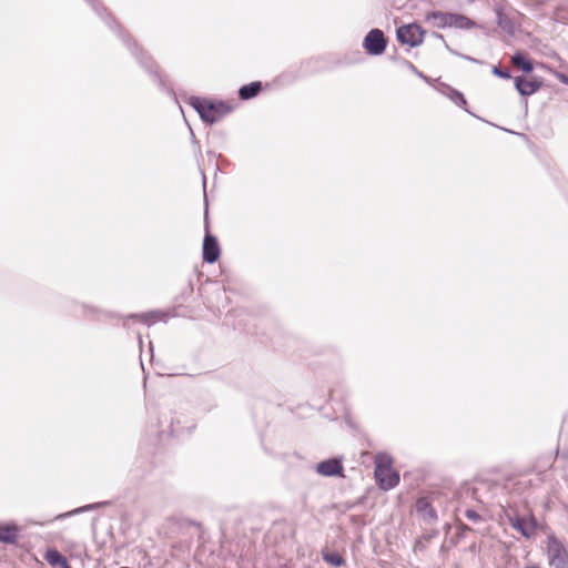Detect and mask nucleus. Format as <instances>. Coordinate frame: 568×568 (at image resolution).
Returning <instances> with one entry per match:
<instances>
[{"label":"nucleus","mask_w":568,"mask_h":568,"mask_svg":"<svg viewBox=\"0 0 568 568\" xmlns=\"http://www.w3.org/2000/svg\"><path fill=\"white\" fill-rule=\"evenodd\" d=\"M92 10L105 22V24L114 30L118 37L126 45L128 50L135 58L138 63L144 68V70L153 78L154 81L161 83V78L158 72V67L143 49L139 48L138 43L126 33L121 26L114 20V18L108 12L106 8L99 0H85Z\"/></svg>","instance_id":"1"},{"label":"nucleus","mask_w":568,"mask_h":568,"mask_svg":"<svg viewBox=\"0 0 568 568\" xmlns=\"http://www.w3.org/2000/svg\"><path fill=\"white\" fill-rule=\"evenodd\" d=\"M187 104L191 105L196 111L200 119L209 125L215 124L223 116L233 111V106L223 100H214L197 95H191L187 99Z\"/></svg>","instance_id":"2"},{"label":"nucleus","mask_w":568,"mask_h":568,"mask_svg":"<svg viewBox=\"0 0 568 568\" xmlns=\"http://www.w3.org/2000/svg\"><path fill=\"white\" fill-rule=\"evenodd\" d=\"M545 552L551 568H568V550L556 534L548 536V545Z\"/></svg>","instance_id":"3"},{"label":"nucleus","mask_w":568,"mask_h":568,"mask_svg":"<svg viewBox=\"0 0 568 568\" xmlns=\"http://www.w3.org/2000/svg\"><path fill=\"white\" fill-rule=\"evenodd\" d=\"M426 31L416 22L403 24L396 29V39L400 44L416 48L424 42Z\"/></svg>","instance_id":"4"},{"label":"nucleus","mask_w":568,"mask_h":568,"mask_svg":"<svg viewBox=\"0 0 568 568\" xmlns=\"http://www.w3.org/2000/svg\"><path fill=\"white\" fill-rule=\"evenodd\" d=\"M387 44V37L377 28L369 30L363 40V48L367 54L373 57L382 55L385 52Z\"/></svg>","instance_id":"5"},{"label":"nucleus","mask_w":568,"mask_h":568,"mask_svg":"<svg viewBox=\"0 0 568 568\" xmlns=\"http://www.w3.org/2000/svg\"><path fill=\"white\" fill-rule=\"evenodd\" d=\"M209 211L205 209V230L206 233L203 239L202 258L209 264L215 263L221 256V247L217 237L209 232Z\"/></svg>","instance_id":"6"},{"label":"nucleus","mask_w":568,"mask_h":568,"mask_svg":"<svg viewBox=\"0 0 568 568\" xmlns=\"http://www.w3.org/2000/svg\"><path fill=\"white\" fill-rule=\"evenodd\" d=\"M508 523L524 538L530 539L537 532V518L530 514L528 516H508Z\"/></svg>","instance_id":"7"},{"label":"nucleus","mask_w":568,"mask_h":568,"mask_svg":"<svg viewBox=\"0 0 568 568\" xmlns=\"http://www.w3.org/2000/svg\"><path fill=\"white\" fill-rule=\"evenodd\" d=\"M514 85L516 91L523 97L528 98L538 92L544 85V80L540 77H531L530 79L519 75L515 77Z\"/></svg>","instance_id":"8"},{"label":"nucleus","mask_w":568,"mask_h":568,"mask_svg":"<svg viewBox=\"0 0 568 568\" xmlns=\"http://www.w3.org/2000/svg\"><path fill=\"white\" fill-rule=\"evenodd\" d=\"M196 424L192 419H187L184 416H173L170 423V435L172 437L189 436L195 429Z\"/></svg>","instance_id":"9"},{"label":"nucleus","mask_w":568,"mask_h":568,"mask_svg":"<svg viewBox=\"0 0 568 568\" xmlns=\"http://www.w3.org/2000/svg\"><path fill=\"white\" fill-rule=\"evenodd\" d=\"M316 471L324 477L343 476V460L338 457L324 459L316 465Z\"/></svg>","instance_id":"10"},{"label":"nucleus","mask_w":568,"mask_h":568,"mask_svg":"<svg viewBox=\"0 0 568 568\" xmlns=\"http://www.w3.org/2000/svg\"><path fill=\"white\" fill-rule=\"evenodd\" d=\"M415 509L418 516L423 519V521L427 525L434 524L437 521L438 516L436 509L430 504L427 497H419L416 500Z\"/></svg>","instance_id":"11"},{"label":"nucleus","mask_w":568,"mask_h":568,"mask_svg":"<svg viewBox=\"0 0 568 568\" xmlns=\"http://www.w3.org/2000/svg\"><path fill=\"white\" fill-rule=\"evenodd\" d=\"M438 91L445 95L446 98H448L455 105H457L458 108H462L464 111H466L467 113L474 115L468 109H467V100L464 95L463 92H460L459 90L450 87L449 84L447 83H439L438 85Z\"/></svg>","instance_id":"12"},{"label":"nucleus","mask_w":568,"mask_h":568,"mask_svg":"<svg viewBox=\"0 0 568 568\" xmlns=\"http://www.w3.org/2000/svg\"><path fill=\"white\" fill-rule=\"evenodd\" d=\"M73 316L88 318L91 321H100L102 318H112L114 317V314L112 312L101 310L98 306L88 304L82 306V314H79L75 311L73 312Z\"/></svg>","instance_id":"13"},{"label":"nucleus","mask_w":568,"mask_h":568,"mask_svg":"<svg viewBox=\"0 0 568 568\" xmlns=\"http://www.w3.org/2000/svg\"><path fill=\"white\" fill-rule=\"evenodd\" d=\"M20 529L13 521L0 524V542L6 545H16L18 542Z\"/></svg>","instance_id":"14"},{"label":"nucleus","mask_w":568,"mask_h":568,"mask_svg":"<svg viewBox=\"0 0 568 568\" xmlns=\"http://www.w3.org/2000/svg\"><path fill=\"white\" fill-rule=\"evenodd\" d=\"M375 480L382 490L387 491L399 484L400 477L398 471L393 468L389 469V471H385L383 475L375 476Z\"/></svg>","instance_id":"15"},{"label":"nucleus","mask_w":568,"mask_h":568,"mask_svg":"<svg viewBox=\"0 0 568 568\" xmlns=\"http://www.w3.org/2000/svg\"><path fill=\"white\" fill-rule=\"evenodd\" d=\"M111 504H112V501H110V500L88 504V505L78 507V508H75L73 510H70V511H67V513H63V514H59V515H57L53 518V520H60V519H64V518H68V517L74 516V515H79V514H83V513H87V511L100 509V508L110 506Z\"/></svg>","instance_id":"16"},{"label":"nucleus","mask_w":568,"mask_h":568,"mask_svg":"<svg viewBox=\"0 0 568 568\" xmlns=\"http://www.w3.org/2000/svg\"><path fill=\"white\" fill-rule=\"evenodd\" d=\"M427 20L438 29L452 28L453 12L433 11L427 16Z\"/></svg>","instance_id":"17"},{"label":"nucleus","mask_w":568,"mask_h":568,"mask_svg":"<svg viewBox=\"0 0 568 568\" xmlns=\"http://www.w3.org/2000/svg\"><path fill=\"white\" fill-rule=\"evenodd\" d=\"M263 90V83L261 81H253L247 84L242 85L239 89V98L242 101L251 100L260 94Z\"/></svg>","instance_id":"18"},{"label":"nucleus","mask_w":568,"mask_h":568,"mask_svg":"<svg viewBox=\"0 0 568 568\" xmlns=\"http://www.w3.org/2000/svg\"><path fill=\"white\" fill-rule=\"evenodd\" d=\"M374 475H383L385 471L393 469V458L387 453H377L374 459Z\"/></svg>","instance_id":"19"},{"label":"nucleus","mask_w":568,"mask_h":568,"mask_svg":"<svg viewBox=\"0 0 568 568\" xmlns=\"http://www.w3.org/2000/svg\"><path fill=\"white\" fill-rule=\"evenodd\" d=\"M511 62L526 74L534 71V62L521 51H517L513 54Z\"/></svg>","instance_id":"20"},{"label":"nucleus","mask_w":568,"mask_h":568,"mask_svg":"<svg viewBox=\"0 0 568 568\" xmlns=\"http://www.w3.org/2000/svg\"><path fill=\"white\" fill-rule=\"evenodd\" d=\"M496 17L497 26L508 36L513 37L516 31L514 20L509 16L505 14L500 9L496 11Z\"/></svg>","instance_id":"21"},{"label":"nucleus","mask_w":568,"mask_h":568,"mask_svg":"<svg viewBox=\"0 0 568 568\" xmlns=\"http://www.w3.org/2000/svg\"><path fill=\"white\" fill-rule=\"evenodd\" d=\"M452 28L460 30H469L476 27V22L467 16L453 12Z\"/></svg>","instance_id":"22"},{"label":"nucleus","mask_w":568,"mask_h":568,"mask_svg":"<svg viewBox=\"0 0 568 568\" xmlns=\"http://www.w3.org/2000/svg\"><path fill=\"white\" fill-rule=\"evenodd\" d=\"M125 318L139 320L143 324L150 325L151 323L160 321L162 318V314L156 311H151V312L141 313V314H129L125 316Z\"/></svg>","instance_id":"23"},{"label":"nucleus","mask_w":568,"mask_h":568,"mask_svg":"<svg viewBox=\"0 0 568 568\" xmlns=\"http://www.w3.org/2000/svg\"><path fill=\"white\" fill-rule=\"evenodd\" d=\"M43 557L52 567L60 566L67 560V558L57 548H48Z\"/></svg>","instance_id":"24"},{"label":"nucleus","mask_w":568,"mask_h":568,"mask_svg":"<svg viewBox=\"0 0 568 568\" xmlns=\"http://www.w3.org/2000/svg\"><path fill=\"white\" fill-rule=\"evenodd\" d=\"M323 560L332 567L338 568L345 565L344 557L337 551H323Z\"/></svg>","instance_id":"25"},{"label":"nucleus","mask_w":568,"mask_h":568,"mask_svg":"<svg viewBox=\"0 0 568 568\" xmlns=\"http://www.w3.org/2000/svg\"><path fill=\"white\" fill-rule=\"evenodd\" d=\"M491 72L494 75H496L500 79H505V80L511 79V72L508 68H503L500 65H494L491 69Z\"/></svg>","instance_id":"26"},{"label":"nucleus","mask_w":568,"mask_h":568,"mask_svg":"<svg viewBox=\"0 0 568 568\" xmlns=\"http://www.w3.org/2000/svg\"><path fill=\"white\" fill-rule=\"evenodd\" d=\"M88 305L87 303H80L77 301H70L68 304V312L73 316V312H78L79 314H82V306Z\"/></svg>","instance_id":"27"},{"label":"nucleus","mask_w":568,"mask_h":568,"mask_svg":"<svg viewBox=\"0 0 568 568\" xmlns=\"http://www.w3.org/2000/svg\"><path fill=\"white\" fill-rule=\"evenodd\" d=\"M439 531L438 529H429V530H425L422 535H420V538L425 541V542H428L430 541L432 539L436 538L438 536Z\"/></svg>","instance_id":"28"},{"label":"nucleus","mask_w":568,"mask_h":568,"mask_svg":"<svg viewBox=\"0 0 568 568\" xmlns=\"http://www.w3.org/2000/svg\"><path fill=\"white\" fill-rule=\"evenodd\" d=\"M465 517L474 523L481 520V516L473 508H468L465 510Z\"/></svg>","instance_id":"29"},{"label":"nucleus","mask_w":568,"mask_h":568,"mask_svg":"<svg viewBox=\"0 0 568 568\" xmlns=\"http://www.w3.org/2000/svg\"><path fill=\"white\" fill-rule=\"evenodd\" d=\"M402 63L408 69L410 70L413 73H415L416 75H418L419 78L422 79H425L426 80V77L423 74V72L418 71V69L408 60H402Z\"/></svg>","instance_id":"30"},{"label":"nucleus","mask_w":568,"mask_h":568,"mask_svg":"<svg viewBox=\"0 0 568 568\" xmlns=\"http://www.w3.org/2000/svg\"><path fill=\"white\" fill-rule=\"evenodd\" d=\"M537 531H541L544 534L547 535V537L550 535V534H555L552 531V529L550 528V526L546 523V521H539L537 520Z\"/></svg>","instance_id":"31"},{"label":"nucleus","mask_w":568,"mask_h":568,"mask_svg":"<svg viewBox=\"0 0 568 568\" xmlns=\"http://www.w3.org/2000/svg\"><path fill=\"white\" fill-rule=\"evenodd\" d=\"M190 133H191V142L192 145L195 148V153H199L201 155V146L199 140L195 138V134L192 130V128L189 125Z\"/></svg>","instance_id":"32"},{"label":"nucleus","mask_w":568,"mask_h":568,"mask_svg":"<svg viewBox=\"0 0 568 568\" xmlns=\"http://www.w3.org/2000/svg\"><path fill=\"white\" fill-rule=\"evenodd\" d=\"M426 549V542L419 537L415 540L414 542V551L415 552H418V551H424Z\"/></svg>","instance_id":"33"},{"label":"nucleus","mask_w":568,"mask_h":568,"mask_svg":"<svg viewBox=\"0 0 568 568\" xmlns=\"http://www.w3.org/2000/svg\"><path fill=\"white\" fill-rule=\"evenodd\" d=\"M469 530H470V527H469V526H467V525H465V524L460 523V524L458 525V531H457V534H456L457 539L462 538V537L464 536V534H465L466 531H469Z\"/></svg>","instance_id":"34"},{"label":"nucleus","mask_w":568,"mask_h":568,"mask_svg":"<svg viewBox=\"0 0 568 568\" xmlns=\"http://www.w3.org/2000/svg\"><path fill=\"white\" fill-rule=\"evenodd\" d=\"M554 75L556 77V79L558 81H560L562 84H566L568 85V75L562 73V72H559V71H555L554 72Z\"/></svg>","instance_id":"35"},{"label":"nucleus","mask_w":568,"mask_h":568,"mask_svg":"<svg viewBox=\"0 0 568 568\" xmlns=\"http://www.w3.org/2000/svg\"><path fill=\"white\" fill-rule=\"evenodd\" d=\"M214 294H215V296L219 300L220 298H224L225 301H227V296L225 295V288L224 287H217Z\"/></svg>","instance_id":"36"},{"label":"nucleus","mask_w":568,"mask_h":568,"mask_svg":"<svg viewBox=\"0 0 568 568\" xmlns=\"http://www.w3.org/2000/svg\"><path fill=\"white\" fill-rule=\"evenodd\" d=\"M458 55L460 58L465 59V60L470 61V62L479 63V61L477 59L473 58V57H469V55H466V54H460V53H458Z\"/></svg>","instance_id":"37"},{"label":"nucleus","mask_w":568,"mask_h":568,"mask_svg":"<svg viewBox=\"0 0 568 568\" xmlns=\"http://www.w3.org/2000/svg\"><path fill=\"white\" fill-rule=\"evenodd\" d=\"M443 42H444V45H445L446 50H448V51H449L450 53H453V54L458 55V53H457L455 50H453V49L447 44V42H446L445 40H444Z\"/></svg>","instance_id":"38"},{"label":"nucleus","mask_w":568,"mask_h":568,"mask_svg":"<svg viewBox=\"0 0 568 568\" xmlns=\"http://www.w3.org/2000/svg\"><path fill=\"white\" fill-rule=\"evenodd\" d=\"M351 521L354 523V524H358L361 521V519H359L358 516L352 515L351 516Z\"/></svg>","instance_id":"39"},{"label":"nucleus","mask_w":568,"mask_h":568,"mask_svg":"<svg viewBox=\"0 0 568 568\" xmlns=\"http://www.w3.org/2000/svg\"><path fill=\"white\" fill-rule=\"evenodd\" d=\"M433 36H434L436 39H439V40H442V41H444V40H445V39H444V36H443V34H440V33L434 32V33H433Z\"/></svg>","instance_id":"40"},{"label":"nucleus","mask_w":568,"mask_h":568,"mask_svg":"<svg viewBox=\"0 0 568 568\" xmlns=\"http://www.w3.org/2000/svg\"><path fill=\"white\" fill-rule=\"evenodd\" d=\"M60 568H71L70 564L68 562V560H65L62 565L59 566Z\"/></svg>","instance_id":"41"},{"label":"nucleus","mask_w":568,"mask_h":568,"mask_svg":"<svg viewBox=\"0 0 568 568\" xmlns=\"http://www.w3.org/2000/svg\"><path fill=\"white\" fill-rule=\"evenodd\" d=\"M525 568H540L538 565H529V566H526Z\"/></svg>","instance_id":"42"},{"label":"nucleus","mask_w":568,"mask_h":568,"mask_svg":"<svg viewBox=\"0 0 568 568\" xmlns=\"http://www.w3.org/2000/svg\"><path fill=\"white\" fill-rule=\"evenodd\" d=\"M190 291L192 292L193 291V287H192V283L190 282Z\"/></svg>","instance_id":"43"}]
</instances>
